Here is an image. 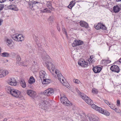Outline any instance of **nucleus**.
<instances>
[{
    "label": "nucleus",
    "mask_w": 121,
    "mask_h": 121,
    "mask_svg": "<svg viewBox=\"0 0 121 121\" xmlns=\"http://www.w3.org/2000/svg\"><path fill=\"white\" fill-rule=\"evenodd\" d=\"M17 38L18 39V41H22L24 39V37L22 35L18 34Z\"/></svg>",
    "instance_id": "23"
},
{
    "label": "nucleus",
    "mask_w": 121,
    "mask_h": 121,
    "mask_svg": "<svg viewBox=\"0 0 121 121\" xmlns=\"http://www.w3.org/2000/svg\"><path fill=\"white\" fill-rule=\"evenodd\" d=\"M1 48L0 47V53H1Z\"/></svg>",
    "instance_id": "56"
},
{
    "label": "nucleus",
    "mask_w": 121,
    "mask_h": 121,
    "mask_svg": "<svg viewBox=\"0 0 121 121\" xmlns=\"http://www.w3.org/2000/svg\"><path fill=\"white\" fill-rule=\"evenodd\" d=\"M113 11L115 13H117L119 12L120 9L119 6L117 5L114 6L113 8Z\"/></svg>",
    "instance_id": "21"
},
{
    "label": "nucleus",
    "mask_w": 121,
    "mask_h": 121,
    "mask_svg": "<svg viewBox=\"0 0 121 121\" xmlns=\"http://www.w3.org/2000/svg\"><path fill=\"white\" fill-rule=\"evenodd\" d=\"M116 1L117 2H118L119 1H121V0H117Z\"/></svg>",
    "instance_id": "55"
},
{
    "label": "nucleus",
    "mask_w": 121,
    "mask_h": 121,
    "mask_svg": "<svg viewBox=\"0 0 121 121\" xmlns=\"http://www.w3.org/2000/svg\"><path fill=\"white\" fill-rule=\"evenodd\" d=\"M27 93L31 97H32L35 96L36 95V93L35 92L31 90L27 91Z\"/></svg>",
    "instance_id": "17"
},
{
    "label": "nucleus",
    "mask_w": 121,
    "mask_h": 121,
    "mask_svg": "<svg viewBox=\"0 0 121 121\" xmlns=\"http://www.w3.org/2000/svg\"><path fill=\"white\" fill-rule=\"evenodd\" d=\"M17 61H20L21 60V58L19 55L17 56Z\"/></svg>",
    "instance_id": "41"
},
{
    "label": "nucleus",
    "mask_w": 121,
    "mask_h": 121,
    "mask_svg": "<svg viewBox=\"0 0 121 121\" xmlns=\"http://www.w3.org/2000/svg\"><path fill=\"white\" fill-rule=\"evenodd\" d=\"M54 92L53 89L49 88L45 91L43 92V94L46 96H51L53 94Z\"/></svg>",
    "instance_id": "7"
},
{
    "label": "nucleus",
    "mask_w": 121,
    "mask_h": 121,
    "mask_svg": "<svg viewBox=\"0 0 121 121\" xmlns=\"http://www.w3.org/2000/svg\"><path fill=\"white\" fill-rule=\"evenodd\" d=\"M3 22V20L2 19H0V26L2 24Z\"/></svg>",
    "instance_id": "51"
},
{
    "label": "nucleus",
    "mask_w": 121,
    "mask_h": 121,
    "mask_svg": "<svg viewBox=\"0 0 121 121\" xmlns=\"http://www.w3.org/2000/svg\"><path fill=\"white\" fill-rule=\"evenodd\" d=\"M75 4V2H74L71 1L70 2V4L68 6V7L70 9H71L72 7L74 6Z\"/></svg>",
    "instance_id": "29"
},
{
    "label": "nucleus",
    "mask_w": 121,
    "mask_h": 121,
    "mask_svg": "<svg viewBox=\"0 0 121 121\" xmlns=\"http://www.w3.org/2000/svg\"><path fill=\"white\" fill-rule=\"evenodd\" d=\"M119 62H120L121 63V58L119 60Z\"/></svg>",
    "instance_id": "53"
},
{
    "label": "nucleus",
    "mask_w": 121,
    "mask_h": 121,
    "mask_svg": "<svg viewBox=\"0 0 121 121\" xmlns=\"http://www.w3.org/2000/svg\"><path fill=\"white\" fill-rule=\"evenodd\" d=\"M39 76L41 80H42V79H43L46 78V74L44 71L42 70L39 72Z\"/></svg>",
    "instance_id": "18"
},
{
    "label": "nucleus",
    "mask_w": 121,
    "mask_h": 121,
    "mask_svg": "<svg viewBox=\"0 0 121 121\" xmlns=\"http://www.w3.org/2000/svg\"><path fill=\"white\" fill-rule=\"evenodd\" d=\"M108 105L109 106H111V104L109 103H108Z\"/></svg>",
    "instance_id": "54"
},
{
    "label": "nucleus",
    "mask_w": 121,
    "mask_h": 121,
    "mask_svg": "<svg viewBox=\"0 0 121 121\" xmlns=\"http://www.w3.org/2000/svg\"><path fill=\"white\" fill-rule=\"evenodd\" d=\"M104 102L106 103L107 105H108V103H109V102L107 100H104Z\"/></svg>",
    "instance_id": "46"
},
{
    "label": "nucleus",
    "mask_w": 121,
    "mask_h": 121,
    "mask_svg": "<svg viewBox=\"0 0 121 121\" xmlns=\"http://www.w3.org/2000/svg\"><path fill=\"white\" fill-rule=\"evenodd\" d=\"M101 29L104 30H106V28L104 25L101 24Z\"/></svg>",
    "instance_id": "38"
},
{
    "label": "nucleus",
    "mask_w": 121,
    "mask_h": 121,
    "mask_svg": "<svg viewBox=\"0 0 121 121\" xmlns=\"http://www.w3.org/2000/svg\"><path fill=\"white\" fill-rule=\"evenodd\" d=\"M115 109L114 110H115V111L117 113H121L120 115L121 116V111L120 110H119L118 109H117L116 108H115Z\"/></svg>",
    "instance_id": "40"
},
{
    "label": "nucleus",
    "mask_w": 121,
    "mask_h": 121,
    "mask_svg": "<svg viewBox=\"0 0 121 121\" xmlns=\"http://www.w3.org/2000/svg\"><path fill=\"white\" fill-rule=\"evenodd\" d=\"M54 20V17L52 16H50L48 19V21L51 23L53 22Z\"/></svg>",
    "instance_id": "32"
},
{
    "label": "nucleus",
    "mask_w": 121,
    "mask_h": 121,
    "mask_svg": "<svg viewBox=\"0 0 121 121\" xmlns=\"http://www.w3.org/2000/svg\"><path fill=\"white\" fill-rule=\"evenodd\" d=\"M110 69L112 71L117 73H119L120 71L119 67L118 66L115 65L112 66L110 68Z\"/></svg>",
    "instance_id": "16"
},
{
    "label": "nucleus",
    "mask_w": 121,
    "mask_h": 121,
    "mask_svg": "<svg viewBox=\"0 0 121 121\" xmlns=\"http://www.w3.org/2000/svg\"><path fill=\"white\" fill-rule=\"evenodd\" d=\"M93 58V56H90V58L89 59V61H90V60H92Z\"/></svg>",
    "instance_id": "48"
},
{
    "label": "nucleus",
    "mask_w": 121,
    "mask_h": 121,
    "mask_svg": "<svg viewBox=\"0 0 121 121\" xmlns=\"http://www.w3.org/2000/svg\"><path fill=\"white\" fill-rule=\"evenodd\" d=\"M7 8L9 9L14 11H17L18 10V9L16 6L13 4L8 6Z\"/></svg>",
    "instance_id": "15"
},
{
    "label": "nucleus",
    "mask_w": 121,
    "mask_h": 121,
    "mask_svg": "<svg viewBox=\"0 0 121 121\" xmlns=\"http://www.w3.org/2000/svg\"><path fill=\"white\" fill-rule=\"evenodd\" d=\"M55 73L57 76L58 79L61 83L63 85L68 87L69 86L68 85V84L67 82H65L64 80L65 81V79L62 75L60 72L58 70L56 69L55 70Z\"/></svg>",
    "instance_id": "1"
},
{
    "label": "nucleus",
    "mask_w": 121,
    "mask_h": 121,
    "mask_svg": "<svg viewBox=\"0 0 121 121\" xmlns=\"http://www.w3.org/2000/svg\"><path fill=\"white\" fill-rule=\"evenodd\" d=\"M31 2L32 3V4L33 5H35L36 4H39V2L37 1H32Z\"/></svg>",
    "instance_id": "43"
},
{
    "label": "nucleus",
    "mask_w": 121,
    "mask_h": 121,
    "mask_svg": "<svg viewBox=\"0 0 121 121\" xmlns=\"http://www.w3.org/2000/svg\"><path fill=\"white\" fill-rule=\"evenodd\" d=\"M62 31L63 32L65 33L66 35H67V33L66 31V29L64 28H63L62 29Z\"/></svg>",
    "instance_id": "39"
},
{
    "label": "nucleus",
    "mask_w": 121,
    "mask_h": 121,
    "mask_svg": "<svg viewBox=\"0 0 121 121\" xmlns=\"http://www.w3.org/2000/svg\"><path fill=\"white\" fill-rule=\"evenodd\" d=\"M80 95L81 97L84 100L85 102L88 104L92 105L93 104L92 101L88 97L84 94H82L80 93Z\"/></svg>",
    "instance_id": "4"
},
{
    "label": "nucleus",
    "mask_w": 121,
    "mask_h": 121,
    "mask_svg": "<svg viewBox=\"0 0 121 121\" xmlns=\"http://www.w3.org/2000/svg\"><path fill=\"white\" fill-rule=\"evenodd\" d=\"M109 106L112 109L114 110L115 109V108H116L114 106V104H112L111 106Z\"/></svg>",
    "instance_id": "42"
},
{
    "label": "nucleus",
    "mask_w": 121,
    "mask_h": 121,
    "mask_svg": "<svg viewBox=\"0 0 121 121\" xmlns=\"http://www.w3.org/2000/svg\"><path fill=\"white\" fill-rule=\"evenodd\" d=\"M43 57V59H45V58H43V57Z\"/></svg>",
    "instance_id": "58"
},
{
    "label": "nucleus",
    "mask_w": 121,
    "mask_h": 121,
    "mask_svg": "<svg viewBox=\"0 0 121 121\" xmlns=\"http://www.w3.org/2000/svg\"><path fill=\"white\" fill-rule=\"evenodd\" d=\"M29 8L31 9H32V10H35V9L36 8H35V5H33L32 4V3L31 2H30L29 3Z\"/></svg>",
    "instance_id": "26"
},
{
    "label": "nucleus",
    "mask_w": 121,
    "mask_h": 121,
    "mask_svg": "<svg viewBox=\"0 0 121 121\" xmlns=\"http://www.w3.org/2000/svg\"><path fill=\"white\" fill-rule=\"evenodd\" d=\"M120 7H121V5Z\"/></svg>",
    "instance_id": "59"
},
{
    "label": "nucleus",
    "mask_w": 121,
    "mask_h": 121,
    "mask_svg": "<svg viewBox=\"0 0 121 121\" xmlns=\"http://www.w3.org/2000/svg\"><path fill=\"white\" fill-rule=\"evenodd\" d=\"M51 101L48 100H42L40 101L39 104V105L40 107L42 108L44 107L46 105L49 104L50 101Z\"/></svg>",
    "instance_id": "10"
},
{
    "label": "nucleus",
    "mask_w": 121,
    "mask_h": 121,
    "mask_svg": "<svg viewBox=\"0 0 121 121\" xmlns=\"http://www.w3.org/2000/svg\"><path fill=\"white\" fill-rule=\"evenodd\" d=\"M73 81L74 82L77 84H79L80 83V81L78 80L77 79H74Z\"/></svg>",
    "instance_id": "37"
},
{
    "label": "nucleus",
    "mask_w": 121,
    "mask_h": 121,
    "mask_svg": "<svg viewBox=\"0 0 121 121\" xmlns=\"http://www.w3.org/2000/svg\"><path fill=\"white\" fill-rule=\"evenodd\" d=\"M50 80L49 79H43V81H42V83L43 84H47L50 83Z\"/></svg>",
    "instance_id": "24"
},
{
    "label": "nucleus",
    "mask_w": 121,
    "mask_h": 121,
    "mask_svg": "<svg viewBox=\"0 0 121 121\" xmlns=\"http://www.w3.org/2000/svg\"><path fill=\"white\" fill-rule=\"evenodd\" d=\"M8 83L12 86H15L17 84L15 79L13 78H9L8 81Z\"/></svg>",
    "instance_id": "11"
},
{
    "label": "nucleus",
    "mask_w": 121,
    "mask_h": 121,
    "mask_svg": "<svg viewBox=\"0 0 121 121\" xmlns=\"http://www.w3.org/2000/svg\"><path fill=\"white\" fill-rule=\"evenodd\" d=\"M90 117L91 118V120L94 121H99V118L95 116H93V117Z\"/></svg>",
    "instance_id": "30"
},
{
    "label": "nucleus",
    "mask_w": 121,
    "mask_h": 121,
    "mask_svg": "<svg viewBox=\"0 0 121 121\" xmlns=\"http://www.w3.org/2000/svg\"><path fill=\"white\" fill-rule=\"evenodd\" d=\"M75 116L78 118H80L82 121H91V118L90 117V116L89 114L87 115H86L84 112H82L80 113L75 114Z\"/></svg>",
    "instance_id": "2"
},
{
    "label": "nucleus",
    "mask_w": 121,
    "mask_h": 121,
    "mask_svg": "<svg viewBox=\"0 0 121 121\" xmlns=\"http://www.w3.org/2000/svg\"><path fill=\"white\" fill-rule=\"evenodd\" d=\"M57 29L58 30L60 31V27L58 25H57Z\"/></svg>",
    "instance_id": "45"
},
{
    "label": "nucleus",
    "mask_w": 121,
    "mask_h": 121,
    "mask_svg": "<svg viewBox=\"0 0 121 121\" xmlns=\"http://www.w3.org/2000/svg\"><path fill=\"white\" fill-rule=\"evenodd\" d=\"M5 89L8 93L10 94L11 92V91L13 89H12L9 86H7L6 87Z\"/></svg>",
    "instance_id": "22"
},
{
    "label": "nucleus",
    "mask_w": 121,
    "mask_h": 121,
    "mask_svg": "<svg viewBox=\"0 0 121 121\" xmlns=\"http://www.w3.org/2000/svg\"><path fill=\"white\" fill-rule=\"evenodd\" d=\"M101 23H98L97 25L95 27V28L97 30H99L101 29Z\"/></svg>",
    "instance_id": "34"
},
{
    "label": "nucleus",
    "mask_w": 121,
    "mask_h": 121,
    "mask_svg": "<svg viewBox=\"0 0 121 121\" xmlns=\"http://www.w3.org/2000/svg\"><path fill=\"white\" fill-rule=\"evenodd\" d=\"M30 84H31L34 83L35 82V80L32 76H31L28 81Z\"/></svg>",
    "instance_id": "27"
},
{
    "label": "nucleus",
    "mask_w": 121,
    "mask_h": 121,
    "mask_svg": "<svg viewBox=\"0 0 121 121\" xmlns=\"http://www.w3.org/2000/svg\"><path fill=\"white\" fill-rule=\"evenodd\" d=\"M7 119L6 118H5L4 120H3V121H7Z\"/></svg>",
    "instance_id": "52"
},
{
    "label": "nucleus",
    "mask_w": 121,
    "mask_h": 121,
    "mask_svg": "<svg viewBox=\"0 0 121 121\" xmlns=\"http://www.w3.org/2000/svg\"><path fill=\"white\" fill-rule=\"evenodd\" d=\"M4 7L3 5L2 4L0 5V10H1L3 9Z\"/></svg>",
    "instance_id": "44"
},
{
    "label": "nucleus",
    "mask_w": 121,
    "mask_h": 121,
    "mask_svg": "<svg viewBox=\"0 0 121 121\" xmlns=\"http://www.w3.org/2000/svg\"><path fill=\"white\" fill-rule=\"evenodd\" d=\"M20 84L21 86L23 88H25L26 86V83L24 80H21L20 82Z\"/></svg>",
    "instance_id": "25"
},
{
    "label": "nucleus",
    "mask_w": 121,
    "mask_h": 121,
    "mask_svg": "<svg viewBox=\"0 0 121 121\" xmlns=\"http://www.w3.org/2000/svg\"><path fill=\"white\" fill-rule=\"evenodd\" d=\"M47 6L48 7L49 9L47 8L41 10V12L42 13H50L52 10L51 7V4L50 1H48L47 3Z\"/></svg>",
    "instance_id": "8"
},
{
    "label": "nucleus",
    "mask_w": 121,
    "mask_h": 121,
    "mask_svg": "<svg viewBox=\"0 0 121 121\" xmlns=\"http://www.w3.org/2000/svg\"><path fill=\"white\" fill-rule=\"evenodd\" d=\"M92 91L93 93L95 94H97L98 93L97 90L95 88H93L92 89Z\"/></svg>",
    "instance_id": "36"
},
{
    "label": "nucleus",
    "mask_w": 121,
    "mask_h": 121,
    "mask_svg": "<svg viewBox=\"0 0 121 121\" xmlns=\"http://www.w3.org/2000/svg\"><path fill=\"white\" fill-rule=\"evenodd\" d=\"M111 62V61L108 60H102L101 61L102 63L104 65H107L110 63Z\"/></svg>",
    "instance_id": "28"
},
{
    "label": "nucleus",
    "mask_w": 121,
    "mask_h": 121,
    "mask_svg": "<svg viewBox=\"0 0 121 121\" xmlns=\"http://www.w3.org/2000/svg\"><path fill=\"white\" fill-rule=\"evenodd\" d=\"M9 54L7 52H4L2 54L1 56L5 57H8L9 56Z\"/></svg>",
    "instance_id": "33"
},
{
    "label": "nucleus",
    "mask_w": 121,
    "mask_h": 121,
    "mask_svg": "<svg viewBox=\"0 0 121 121\" xmlns=\"http://www.w3.org/2000/svg\"><path fill=\"white\" fill-rule=\"evenodd\" d=\"M91 107L99 112L105 115L108 116L110 115V113L108 111L106 110H104L101 107H98L95 104H92L91 105Z\"/></svg>",
    "instance_id": "3"
},
{
    "label": "nucleus",
    "mask_w": 121,
    "mask_h": 121,
    "mask_svg": "<svg viewBox=\"0 0 121 121\" xmlns=\"http://www.w3.org/2000/svg\"><path fill=\"white\" fill-rule=\"evenodd\" d=\"M18 34H15L12 36V37L14 40L18 41V39L17 38Z\"/></svg>",
    "instance_id": "31"
},
{
    "label": "nucleus",
    "mask_w": 121,
    "mask_h": 121,
    "mask_svg": "<svg viewBox=\"0 0 121 121\" xmlns=\"http://www.w3.org/2000/svg\"><path fill=\"white\" fill-rule=\"evenodd\" d=\"M9 73L8 71L6 70H0V78H3L6 76Z\"/></svg>",
    "instance_id": "14"
},
{
    "label": "nucleus",
    "mask_w": 121,
    "mask_h": 121,
    "mask_svg": "<svg viewBox=\"0 0 121 121\" xmlns=\"http://www.w3.org/2000/svg\"><path fill=\"white\" fill-rule=\"evenodd\" d=\"M117 105H118L119 104L120 105V101L119 100H117Z\"/></svg>",
    "instance_id": "49"
},
{
    "label": "nucleus",
    "mask_w": 121,
    "mask_h": 121,
    "mask_svg": "<svg viewBox=\"0 0 121 121\" xmlns=\"http://www.w3.org/2000/svg\"><path fill=\"white\" fill-rule=\"evenodd\" d=\"M9 0L10 1H13L14 0Z\"/></svg>",
    "instance_id": "57"
},
{
    "label": "nucleus",
    "mask_w": 121,
    "mask_h": 121,
    "mask_svg": "<svg viewBox=\"0 0 121 121\" xmlns=\"http://www.w3.org/2000/svg\"><path fill=\"white\" fill-rule=\"evenodd\" d=\"M37 8H38V7H37Z\"/></svg>",
    "instance_id": "60"
},
{
    "label": "nucleus",
    "mask_w": 121,
    "mask_h": 121,
    "mask_svg": "<svg viewBox=\"0 0 121 121\" xmlns=\"http://www.w3.org/2000/svg\"><path fill=\"white\" fill-rule=\"evenodd\" d=\"M7 44L9 46L11 44V40L9 39H7Z\"/></svg>",
    "instance_id": "35"
},
{
    "label": "nucleus",
    "mask_w": 121,
    "mask_h": 121,
    "mask_svg": "<svg viewBox=\"0 0 121 121\" xmlns=\"http://www.w3.org/2000/svg\"><path fill=\"white\" fill-rule=\"evenodd\" d=\"M6 0H0V3H2L4 2Z\"/></svg>",
    "instance_id": "50"
},
{
    "label": "nucleus",
    "mask_w": 121,
    "mask_h": 121,
    "mask_svg": "<svg viewBox=\"0 0 121 121\" xmlns=\"http://www.w3.org/2000/svg\"><path fill=\"white\" fill-rule=\"evenodd\" d=\"M46 66L51 73L53 74L55 68L52 62L48 61L46 63Z\"/></svg>",
    "instance_id": "5"
},
{
    "label": "nucleus",
    "mask_w": 121,
    "mask_h": 121,
    "mask_svg": "<svg viewBox=\"0 0 121 121\" xmlns=\"http://www.w3.org/2000/svg\"><path fill=\"white\" fill-rule=\"evenodd\" d=\"M95 61L94 60H93V59L92 60H90V61H89V62L90 63H93Z\"/></svg>",
    "instance_id": "47"
},
{
    "label": "nucleus",
    "mask_w": 121,
    "mask_h": 121,
    "mask_svg": "<svg viewBox=\"0 0 121 121\" xmlns=\"http://www.w3.org/2000/svg\"><path fill=\"white\" fill-rule=\"evenodd\" d=\"M83 43V42L82 41L75 40L73 43L72 44V46L73 47H75L78 45H82Z\"/></svg>",
    "instance_id": "13"
},
{
    "label": "nucleus",
    "mask_w": 121,
    "mask_h": 121,
    "mask_svg": "<svg viewBox=\"0 0 121 121\" xmlns=\"http://www.w3.org/2000/svg\"><path fill=\"white\" fill-rule=\"evenodd\" d=\"M10 94L13 96L17 98H20L21 96V92L15 89H12Z\"/></svg>",
    "instance_id": "6"
},
{
    "label": "nucleus",
    "mask_w": 121,
    "mask_h": 121,
    "mask_svg": "<svg viewBox=\"0 0 121 121\" xmlns=\"http://www.w3.org/2000/svg\"><path fill=\"white\" fill-rule=\"evenodd\" d=\"M102 69V68L101 67L98 66H96L94 67L92 69L93 71L95 73L100 72Z\"/></svg>",
    "instance_id": "19"
},
{
    "label": "nucleus",
    "mask_w": 121,
    "mask_h": 121,
    "mask_svg": "<svg viewBox=\"0 0 121 121\" xmlns=\"http://www.w3.org/2000/svg\"><path fill=\"white\" fill-rule=\"evenodd\" d=\"M61 102L64 105L68 106L70 104V103L68 99L67 98L65 97H61L60 98Z\"/></svg>",
    "instance_id": "9"
},
{
    "label": "nucleus",
    "mask_w": 121,
    "mask_h": 121,
    "mask_svg": "<svg viewBox=\"0 0 121 121\" xmlns=\"http://www.w3.org/2000/svg\"><path fill=\"white\" fill-rule=\"evenodd\" d=\"M78 64L84 67H86L88 66V63L82 59H81L78 61Z\"/></svg>",
    "instance_id": "12"
},
{
    "label": "nucleus",
    "mask_w": 121,
    "mask_h": 121,
    "mask_svg": "<svg viewBox=\"0 0 121 121\" xmlns=\"http://www.w3.org/2000/svg\"><path fill=\"white\" fill-rule=\"evenodd\" d=\"M80 25L82 27L87 28H88L89 26L88 24L84 21H81L80 22Z\"/></svg>",
    "instance_id": "20"
}]
</instances>
